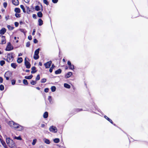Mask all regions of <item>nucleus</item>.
<instances>
[{"instance_id":"obj_1","label":"nucleus","mask_w":148,"mask_h":148,"mask_svg":"<svg viewBox=\"0 0 148 148\" xmlns=\"http://www.w3.org/2000/svg\"><path fill=\"white\" fill-rule=\"evenodd\" d=\"M8 124L12 128H18V130L19 131H21L24 129V127L23 126L12 121H9Z\"/></svg>"},{"instance_id":"obj_2","label":"nucleus","mask_w":148,"mask_h":148,"mask_svg":"<svg viewBox=\"0 0 148 148\" xmlns=\"http://www.w3.org/2000/svg\"><path fill=\"white\" fill-rule=\"evenodd\" d=\"M14 53H8L7 55L6 61L8 62H10L12 61L14 59L13 57Z\"/></svg>"},{"instance_id":"obj_3","label":"nucleus","mask_w":148,"mask_h":148,"mask_svg":"<svg viewBox=\"0 0 148 148\" xmlns=\"http://www.w3.org/2000/svg\"><path fill=\"white\" fill-rule=\"evenodd\" d=\"M6 39L5 36L0 35V44H3L6 43Z\"/></svg>"},{"instance_id":"obj_4","label":"nucleus","mask_w":148,"mask_h":148,"mask_svg":"<svg viewBox=\"0 0 148 148\" xmlns=\"http://www.w3.org/2000/svg\"><path fill=\"white\" fill-rule=\"evenodd\" d=\"M13 47L12 46L10 42H9L7 46L5 49V50L6 51H10L13 49Z\"/></svg>"},{"instance_id":"obj_5","label":"nucleus","mask_w":148,"mask_h":148,"mask_svg":"<svg viewBox=\"0 0 148 148\" xmlns=\"http://www.w3.org/2000/svg\"><path fill=\"white\" fill-rule=\"evenodd\" d=\"M49 130L50 132L53 133H56L58 131L57 128L53 126H51L49 128Z\"/></svg>"},{"instance_id":"obj_6","label":"nucleus","mask_w":148,"mask_h":148,"mask_svg":"<svg viewBox=\"0 0 148 148\" xmlns=\"http://www.w3.org/2000/svg\"><path fill=\"white\" fill-rule=\"evenodd\" d=\"M25 64L27 68L29 69L30 68L31 64L30 63L26 60V58L25 59Z\"/></svg>"},{"instance_id":"obj_7","label":"nucleus","mask_w":148,"mask_h":148,"mask_svg":"<svg viewBox=\"0 0 148 148\" xmlns=\"http://www.w3.org/2000/svg\"><path fill=\"white\" fill-rule=\"evenodd\" d=\"M67 64L69 65V68L70 69L73 70L74 69V66L73 64H72L71 62L68 61L67 62Z\"/></svg>"},{"instance_id":"obj_8","label":"nucleus","mask_w":148,"mask_h":148,"mask_svg":"<svg viewBox=\"0 0 148 148\" xmlns=\"http://www.w3.org/2000/svg\"><path fill=\"white\" fill-rule=\"evenodd\" d=\"M52 63V61H50L44 64V65L47 69L49 68Z\"/></svg>"},{"instance_id":"obj_9","label":"nucleus","mask_w":148,"mask_h":148,"mask_svg":"<svg viewBox=\"0 0 148 148\" xmlns=\"http://www.w3.org/2000/svg\"><path fill=\"white\" fill-rule=\"evenodd\" d=\"M9 145L11 148H16V145L13 140L12 142H11L10 143Z\"/></svg>"},{"instance_id":"obj_10","label":"nucleus","mask_w":148,"mask_h":148,"mask_svg":"<svg viewBox=\"0 0 148 148\" xmlns=\"http://www.w3.org/2000/svg\"><path fill=\"white\" fill-rule=\"evenodd\" d=\"M6 29L5 28H2L0 30V34L3 35L6 32Z\"/></svg>"},{"instance_id":"obj_11","label":"nucleus","mask_w":148,"mask_h":148,"mask_svg":"<svg viewBox=\"0 0 148 148\" xmlns=\"http://www.w3.org/2000/svg\"><path fill=\"white\" fill-rule=\"evenodd\" d=\"M12 75V73L9 71H8L6 72L4 76H8L9 77H11Z\"/></svg>"},{"instance_id":"obj_12","label":"nucleus","mask_w":148,"mask_h":148,"mask_svg":"<svg viewBox=\"0 0 148 148\" xmlns=\"http://www.w3.org/2000/svg\"><path fill=\"white\" fill-rule=\"evenodd\" d=\"M12 3L14 5H18L19 4V1L18 0H12Z\"/></svg>"},{"instance_id":"obj_13","label":"nucleus","mask_w":148,"mask_h":148,"mask_svg":"<svg viewBox=\"0 0 148 148\" xmlns=\"http://www.w3.org/2000/svg\"><path fill=\"white\" fill-rule=\"evenodd\" d=\"M72 74V73L71 72H68L66 75H65V78H69L70 77Z\"/></svg>"},{"instance_id":"obj_14","label":"nucleus","mask_w":148,"mask_h":148,"mask_svg":"<svg viewBox=\"0 0 148 148\" xmlns=\"http://www.w3.org/2000/svg\"><path fill=\"white\" fill-rule=\"evenodd\" d=\"M38 25L40 26H41L43 24V21L41 18H39L38 20Z\"/></svg>"},{"instance_id":"obj_15","label":"nucleus","mask_w":148,"mask_h":148,"mask_svg":"<svg viewBox=\"0 0 148 148\" xmlns=\"http://www.w3.org/2000/svg\"><path fill=\"white\" fill-rule=\"evenodd\" d=\"M43 140L44 142L47 144H49L51 143V142L49 140L46 138L43 139Z\"/></svg>"},{"instance_id":"obj_16","label":"nucleus","mask_w":148,"mask_h":148,"mask_svg":"<svg viewBox=\"0 0 148 148\" xmlns=\"http://www.w3.org/2000/svg\"><path fill=\"white\" fill-rule=\"evenodd\" d=\"M6 142L7 144L9 145V144L11 142H12V140L10 138H6Z\"/></svg>"},{"instance_id":"obj_17","label":"nucleus","mask_w":148,"mask_h":148,"mask_svg":"<svg viewBox=\"0 0 148 148\" xmlns=\"http://www.w3.org/2000/svg\"><path fill=\"white\" fill-rule=\"evenodd\" d=\"M36 69V67L35 66H33L32 67V71H31V73L32 74L34 73L37 72L36 70H35Z\"/></svg>"},{"instance_id":"obj_18","label":"nucleus","mask_w":148,"mask_h":148,"mask_svg":"<svg viewBox=\"0 0 148 148\" xmlns=\"http://www.w3.org/2000/svg\"><path fill=\"white\" fill-rule=\"evenodd\" d=\"M48 113L47 112H45L43 115V117L44 118H47L48 117Z\"/></svg>"},{"instance_id":"obj_19","label":"nucleus","mask_w":148,"mask_h":148,"mask_svg":"<svg viewBox=\"0 0 148 148\" xmlns=\"http://www.w3.org/2000/svg\"><path fill=\"white\" fill-rule=\"evenodd\" d=\"M11 66L12 68L14 69H16V67L17 66V65L15 63H11Z\"/></svg>"},{"instance_id":"obj_20","label":"nucleus","mask_w":148,"mask_h":148,"mask_svg":"<svg viewBox=\"0 0 148 148\" xmlns=\"http://www.w3.org/2000/svg\"><path fill=\"white\" fill-rule=\"evenodd\" d=\"M62 72V70L60 69H59L55 71V73L56 74H60Z\"/></svg>"},{"instance_id":"obj_21","label":"nucleus","mask_w":148,"mask_h":148,"mask_svg":"<svg viewBox=\"0 0 148 148\" xmlns=\"http://www.w3.org/2000/svg\"><path fill=\"white\" fill-rule=\"evenodd\" d=\"M104 118L107 120H108L109 122H110L112 124H113V122L110 119V118H108L105 115L104 116Z\"/></svg>"},{"instance_id":"obj_22","label":"nucleus","mask_w":148,"mask_h":148,"mask_svg":"<svg viewBox=\"0 0 148 148\" xmlns=\"http://www.w3.org/2000/svg\"><path fill=\"white\" fill-rule=\"evenodd\" d=\"M38 16L40 18L42 17V14L41 12H39L37 13Z\"/></svg>"},{"instance_id":"obj_23","label":"nucleus","mask_w":148,"mask_h":148,"mask_svg":"<svg viewBox=\"0 0 148 148\" xmlns=\"http://www.w3.org/2000/svg\"><path fill=\"white\" fill-rule=\"evenodd\" d=\"M33 75H31L29 76H25V78L26 79H31L33 77Z\"/></svg>"},{"instance_id":"obj_24","label":"nucleus","mask_w":148,"mask_h":148,"mask_svg":"<svg viewBox=\"0 0 148 148\" xmlns=\"http://www.w3.org/2000/svg\"><path fill=\"white\" fill-rule=\"evenodd\" d=\"M23 60L22 58H18L17 60V62L18 63H20L23 61Z\"/></svg>"},{"instance_id":"obj_25","label":"nucleus","mask_w":148,"mask_h":148,"mask_svg":"<svg viewBox=\"0 0 148 148\" xmlns=\"http://www.w3.org/2000/svg\"><path fill=\"white\" fill-rule=\"evenodd\" d=\"M64 86L66 88H70L71 87V86L69 84H66V83H64Z\"/></svg>"},{"instance_id":"obj_26","label":"nucleus","mask_w":148,"mask_h":148,"mask_svg":"<svg viewBox=\"0 0 148 148\" xmlns=\"http://www.w3.org/2000/svg\"><path fill=\"white\" fill-rule=\"evenodd\" d=\"M53 141L55 143H58L60 142V139L58 138H56L53 139Z\"/></svg>"},{"instance_id":"obj_27","label":"nucleus","mask_w":148,"mask_h":148,"mask_svg":"<svg viewBox=\"0 0 148 148\" xmlns=\"http://www.w3.org/2000/svg\"><path fill=\"white\" fill-rule=\"evenodd\" d=\"M14 11L16 13H19L20 12V10L19 8H16L14 9Z\"/></svg>"},{"instance_id":"obj_28","label":"nucleus","mask_w":148,"mask_h":148,"mask_svg":"<svg viewBox=\"0 0 148 148\" xmlns=\"http://www.w3.org/2000/svg\"><path fill=\"white\" fill-rule=\"evenodd\" d=\"M40 50V49L39 48H38L34 52V55H38L39 53V51Z\"/></svg>"},{"instance_id":"obj_29","label":"nucleus","mask_w":148,"mask_h":148,"mask_svg":"<svg viewBox=\"0 0 148 148\" xmlns=\"http://www.w3.org/2000/svg\"><path fill=\"white\" fill-rule=\"evenodd\" d=\"M26 8H27V13L28 14H29L30 13V12L31 11V10L30 9V8L28 6H26Z\"/></svg>"},{"instance_id":"obj_30","label":"nucleus","mask_w":148,"mask_h":148,"mask_svg":"<svg viewBox=\"0 0 148 148\" xmlns=\"http://www.w3.org/2000/svg\"><path fill=\"white\" fill-rule=\"evenodd\" d=\"M56 87L54 86H52L51 88V90L52 92H53L56 90Z\"/></svg>"},{"instance_id":"obj_31","label":"nucleus","mask_w":148,"mask_h":148,"mask_svg":"<svg viewBox=\"0 0 148 148\" xmlns=\"http://www.w3.org/2000/svg\"><path fill=\"white\" fill-rule=\"evenodd\" d=\"M20 7L22 9L23 12L25 13L26 12L25 9L23 5H20Z\"/></svg>"},{"instance_id":"obj_32","label":"nucleus","mask_w":148,"mask_h":148,"mask_svg":"<svg viewBox=\"0 0 148 148\" xmlns=\"http://www.w3.org/2000/svg\"><path fill=\"white\" fill-rule=\"evenodd\" d=\"M7 27L9 30H12L14 28V27H12L10 25H8Z\"/></svg>"},{"instance_id":"obj_33","label":"nucleus","mask_w":148,"mask_h":148,"mask_svg":"<svg viewBox=\"0 0 148 148\" xmlns=\"http://www.w3.org/2000/svg\"><path fill=\"white\" fill-rule=\"evenodd\" d=\"M39 58V56L38 55H34V58L35 60H36L38 59Z\"/></svg>"},{"instance_id":"obj_34","label":"nucleus","mask_w":148,"mask_h":148,"mask_svg":"<svg viewBox=\"0 0 148 148\" xmlns=\"http://www.w3.org/2000/svg\"><path fill=\"white\" fill-rule=\"evenodd\" d=\"M23 83L25 85H27L28 83L27 80L26 79H23Z\"/></svg>"},{"instance_id":"obj_35","label":"nucleus","mask_w":148,"mask_h":148,"mask_svg":"<svg viewBox=\"0 0 148 148\" xmlns=\"http://www.w3.org/2000/svg\"><path fill=\"white\" fill-rule=\"evenodd\" d=\"M35 9L37 11H39L40 10L39 6L38 5H36L35 7Z\"/></svg>"},{"instance_id":"obj_36","label":"nucleus","mask_w":148,"mask_h":148,"mask_svg":"<svg viewBox=\"0 0 148 148\" xmlns=\"http://www.w3.org/2000/svg\"><path fill=\"white\" fill-rule=\"evenodd\" d=\"M5 63V61L4 60H1L0 61V64L1 66H3Z\"/></svg>"},{"instance_id":"obj_37","label":"nucleus","mask_w":148,"mask_h":148,"mask_svg":"<svg viewBox=\"0 0 148 148\" xmlns=\"http://www.w3.org/2000/svg\"><path fill=\"white\" fill-rule=\"evenodd\" d=\"M14 138L20 140H22V138L20 136H19L18 137L15 136Z\"/></svg>"},{"instance_id":"obj_38","label":"nucleus","mask_w":148,"mask_h":148,"mask_svg":"<svg viewBox=\"0 0 148 148\" xmlns=\"http://www.w3.org/2000/svg\"><path fill=\"white\" fill-rule=\"evenodd\" d=\"M4 89V86L2 84L0 85V90L1 91L3 90Z\"/></svg>"},{"instance_id":"obj_39","label":"nucleus","mask_w":148,"mask_h":148,"mask_svg":"<svg viewBox=\"0 0 148 148\" xmlns=\"http://www.w3.org/2000/svg\"><path fill=\"white\" fill-rule=\"evenodd\" d=\"M82 110V109L80 108H77L74 110V111L75 112H78Z\"/></svg>"},{"instance_id":"obj_40","label":"nucleus","mask_w":148,"mask_h":148,"mask_svg":"<svg viewBox=\"0 0 148 148\" xmlns=\"http://www.w3.org/2000/svg\"><path fill=\"white\" fill-rule=\"evenodd\" d=\"M37 141V140L36 139H34L33 140V142L32 143V144L33 145H34L36 143Z\"/></svg>"},{"instance_id":"obj_41","label":"nucleus","mask_w":148,"mask_h":148,"mask_svg":"<svg viewBox=\"0 0 148 148\" xmlns=\"http://www.w3.org/2000/svg\"><path fill=\"white\" fill-rule=\"evenodd\" d=\"M48 100H49L50 103L51 104L52 99L51 97V96H49L48 97Z\"/></svg>"},{"instance_id":"obj_42","label":"nucleus","mask_w":148,"mask_h":148,"mask_svg":"<svg viewBox=\"0 0 148 148\" xmlns=\"http://www.w3.org/2000/svg\"><path fill=\"white\" fill-rule=\"evenodd\" d=\"M31 84L32 85H34L36 84V81L32 80L31 82Z\"/></svg>"},{"instance_id":"obj_43","label":"nucleus","mask_w":148,"mask_h":148,"mask_svg":"<svg viewBox=\"0 0 148 148\" xmlns=\"http://www.w3.org/2000/svg\"><path fill=\"white\" fill-rule=\"evenodd\" d=\"M1 142L2 143V145L4 146V147L6 146L7 145H6L5 143L3 141H1Z\"/></svg>"},{"instance_id":"obj_44","label":"nucleus","mask_w":148,"mask_h":148,"mask_svg":"<svg viewBox=\"0 0 148 148\" xmlns=\"http://www.w3.org/2000/svg\"><path fill=\"white\" fill-rule=\"evenodd\" d=\"M46 81V79L45 78L43 79H42L41 80V82L42 83H44Z\"/></svg>"},{"instance_id":"obj_45","label":"nucleus","mask_w":148,"mask_h":148,"mask_svg":"<svg viewBox=\"0 0 148 148\" xmlns=\"http://www.w3.org/2000/svg\"><path fill=\"white\" fill-rule=\"evenodd\" d=\"M40 76L39 75H38L36 77V81L38 80H40Z\"/></svg>"},{"instance_id":"obj_46","label":"nucleus","mask_w":148,"mask_h":148,"mask_svg":"<svg viewBox=\"0 0 148 148\" xmlns=\"http://www.w3.org/2000/svg\"><path fill=\"white\" fill-rule=\"evenodd\" d=\"M43 3L47 5H48L49 4V3L47 0H43Z\"/></svg>"},{"instance_id":"obj_47","label":"nucleus","mask_w":148,"mask_h":148,"mask_svg":"<svg viewBox=\"0 0 148 148\" xmlns=\"http://www.w3.org/2000/svg\"><path fill=\"white\" fill-rule=\"evenodd\" d=\"M15 16L17 18H19V17H20V16H21V15H20V14H18L17 13H16L15 14Z\"/></svg>"},{"instance_id":"obj_48","label":"nucleus","mask_w":148,"mask_h":148,"mask_svg":"<svg viewBox=\"0 0 148 148\" xmlns=\"http://www.w3.org/2000/svg\"><path fill=\"white\" fill-rule=\"evenodd\" d=\"M11 82L12 84L14 85L16 83V80L14 79L12 80Z\"/></svg>"},{"instance_id":"obj_49","label":"nucleus","mask_w":148,"mask_h":148,"mask_svg":"<svg viewBox=\"0 0 148 148\" xmlns=\"http://www.w3.org/2000/svg\"><path fill=\"white\" fill-rule=\"evenodd\" d=\"M30 42H27L26 43V46L27 47H29L30 46Z\"/></svg>"},{"instance_id":"obj_50","label":"nucleus","mask_w":148,"mask_h":148,"mask_svg":"<svg viewBox=\"0 0 148 148\" xmlns=\"http://www.w3.org/2000/svg\"><path fill=\"white\" fill-rule=\"evenodd\" d=\"M3 6L4 8H6L7 5V3L6 2H4L3 3Z\"/></svg>"},{"instance_id":"obj_51","label":"nucleus","mask_w":148,"mask_h":148,"mask_svg":"<svg viewBox=\"0 0 148 148\" xmlns=\"http://www.w3.org/2000/svg\"><path fill=\"white\" fill-rule=\"evenodd\" d=\"M49 89L48 88H45V90H44V91L45 92H48V91H49Z\"/></svg>"},{"instance_id":"obj_52","label":"nucleus","mask_w":148,"mask_h":148,"mask_svg":"<svg viewBox=\"0 0 148 148\" xmlns=\"http://www.w3.org/2000/svg\"><path fill=\"white\" fill-rule=\"evenodd\" d=\"M14 25L16 27H17L18 26L19 23L17 22H15L14 23Z\"/></svg>"},{"instance_id":"obj_53","label":"nucleus","mask_w":148,"mask_h":148,"mask_svg":"<svg viewBox=\"0 0 148 148\" xmlns=\"http://www.w3.org/2000/svg\"><path fill=\"white\" fill-rule=\"evenodd\" d=\"M58 1V0H52V2L55 3H56Z\"/></svg>"},{"instance_id":"obj_54","label":"nucleus","mask_w":148,"mask_h":148,"mask_svg":"<svg viewBox=\"0 0 148 148\" xmlns=\"http://www.w3.org/2000/svg\"><path fill=\"white\" fill-rule=\"evenodd\" d=\"M3 79L1 77H0V83H1L3 82Z\"/></svg>"},{"instance_id":"obj_55","label":"nucleus","mask_w":148,"mask_h":148,"mask_svg":"<svg viewBox=\"0 0 148 148\" xmlns=\"http://www.w3.org/2000/svg\"><path fill=\"white\" fill-rule=\"evenodd\" d=\"M28 39L29 40H32V36L31 35H29L28 36Z\"/></svg>"},{"instance_id":"obj_56","label":"nucleus","mask_w":148,"mask_h":148,"mask_svg":"<svg viewBox=\"0 0 148 148\" xmlns=\"http://www.w3.org/2000/svg\"><path fill=\"white\" fill-rule=\"evenodd\" d=\"M38 41L36 39H35L34 40V43H36L38 42Z\"/></svg>"},{"instance_id":"obj_57","label":"nucleus","mask_w":148,"mask_h":148,"mask_svg":"<svg viewBox=\"0 0 148 148\" xmlns=\"http://www.w3.org/2000/svg\"><path fill=\"white\" fill-rule=\"evenodd\" d=\"M33 17L34 18V19H36V15L35 14H33L32 15Z\"/></svg>"},{"instance_id":"obj_58","label":"nucleus","mask_w":148,"mask_h":148,"mask_svg":"<svg viewBox=\"0 0 148 148\" xmlns=\"http://www.w3.org/2000/svg\"><path fill=\"white\" fill-rule=\"evenodd\" d=\"M21 31L24 34L26 33V32L25 31V30L23 29H21Z\"/></svg>"},{"instance_id":"obj_59","label":"nucleus","mask_w":148,"mask_h":148,"mask_svg":"<svg viewBox=\"0 0 148 148\" xmlns=\"http://www.w3.org/2000/svg\"><path fill=\"white\" fill-rule=\"evenodd\" d=\"M35 32H36V30H35V29H34L33 32H32V35H34L35 33Z\"/></svg>"},{"instance_id":"obj_60","label":"nucleus","mask_w":148,"mask_h":148,"mask_svg":"<svg viewBox=\"0 0 148 148\" xmlns=\"http://www.w3.org/2000/svg\"><path fill=\"white\" fill-rule=\"evenodd\" d=\"M4 77L6 78V79L7 80H8L9 79V77L8 76H4Z\"/></svg>"},{"instance_id":"obj_61","label":"nucleus","mask_w":148,"mask_h":148,"mask_svg":"<svg viewBox=\"0 0 148 148\" xmlns=\"http://www.w3.org/2000/svg\"><path fill=\"white\" fill-rule=\"evenodd\" d=\"M53 69L51 68H50L49 71L50 73H51L52 72Z\"/></svg>"},{"instance_id":"obj_62","label":"nucleus","mask_w":148,"mask_h":148,"mask_svg":"<svg viewBox=\"0 0 148 148\" xmlns=\"http://www.w3.org/2000/svg\"><path fill=\"white\" fill-rule=\"evenodd\" d=\"M24 1L26 3H28L29 1V0H24Z\"/></svg>"},{"instance_id":"obj_63","label":"nucleus","mask_w":148,"mask_h":148,"mask_svg":"<svg viewBox=\"0 0 148 148\" xmlns=\"http://www.w3.org/2000/svg\"><path fill=\"white\" fill-rule=\"evenodd\" d=\"M9 16H6L5 17V18L6 19V20H7L9 18Z\"/></svg>"},{"instance_id":"obj_64","label":"nucleus","mask_w":148,"mask_h":148,"mask_svg":"<svg viewBox=\"0 0 148 148\" xmlns=\"http://www.w3.org/2000/svg\"><path fill=\"white\" fill-rule=\"evenodd\" d=\"M55 67V66L54 65V64H52V66H51V68H52L53 69Z\"/></svg>"}]
</instances>
